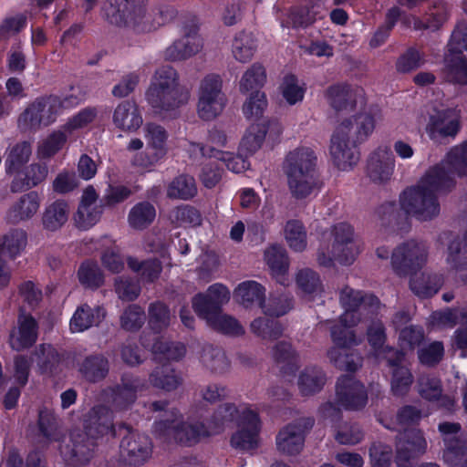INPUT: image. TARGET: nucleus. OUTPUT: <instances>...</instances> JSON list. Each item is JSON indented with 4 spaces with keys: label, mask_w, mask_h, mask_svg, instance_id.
<instances>
[{
    "label": "nucleus",
    "mask_w": 467,
    "mask_h": 467,
    "mask_svg": "<svg viewBox=\"0 0 467 467\" xmlns=\"http://www.w3.org/2000/svg\"><path fill=\"white\" fill-rule=\"evenodd\" d=\"M467 175V140L453 147L437 165L431 167L420 182L403 191L400 197L401 209L420 222L437 218L441 204L437 193L449 189L455 176Z\"/></svg>",
    "instance_id": "obj_1"
},
{
    "label": "nucleus",
    "mask_w": 467,
    "mask_h": 467,
    "mask_svg": "<svg viewBox=\"0 0 467 467\" xmlns=\"http://www.w3.org/2000/svg\"><path fill=\"white\" fill-rule=\"evenodd\" d=\"M381 118L379 109L370 108L339 121L331 135L329 146L331 160L337 169L349 171L358 162V145L368 139Z\"/></svg>",
    "instance_id": "obj_2"
},
{
    "label": "nucleus",
    "mask_w": 467,
    "mask_h": 467,
    "mask_svg": "<svg viewBox=\"0 0 467 467\" xmlns=\"http://www.w3.org/2000/svg\"><path fill=\"white\" fill-rule=\"evenodd\" d=\"M114 432L113 413L104 405L93 407L84 418V431H73L70 435L72 448H61V454L72 463H86L93 456L96 441Z\"/></svg>",
    "instance_id": "obj_3"
},
{
    "label": "nucleus",
    "mask_w": 467,
    "mask_h": 467,
    "mask_svg": "<svg viewBox=\"0 0 467 467\" xmlns=\"http://www.w3.org/2000/svg\"><path fill=\"white\" fill-rule=\"evenodd\" d=\"M189 91L178 83V75L174 68H159L150 86L146 98L156 114L168 118L173 116L181 106L189 100Z\"/></svg>",
    "instance_id": "obj_4"
},
{
    "label": "nucleus",
    "mask_w": 467,
    "mask_h": 467,
    "mask_svg": "<svg viewBox=\"0 0 467 467\" xmlns=\"http://www.w3.org/2000/svg\"><path fill=\"white\" fill-rule=\"evenodd\" d=\"M103 16L112 25L129 26L139 33L155 30L165 23L161 10L147 12L141 0H122L118 5L106 3Z\"/></svg>",
    "instance_id": "obj_5"
},
{
    "label": "nucleus",
    "mask_w": 467,
    "mask_h": 467,
    "mask_svg": "<svg viewBox=\"0 0 467 467\" xmlns=\"http://www.w3.org/2000/svg\"><path fill=\"white\" fill-rule=\"evenodd\" d=\"M330 244L320 247L317 262L320 265L330 267L334 261L350 265L358 253V245L353 227L345 222L336 223L330 231Z\"/></svg>",
    "instance_id": "obj_6"
},
{
    "label": "nucleus",
    "mask_w": 467,
    "mask_h": 467,
    "mask_svg": "<svg viewBox=\"0 0 467 467\" xmlns=\"http://www.w3.org/2000/svg\"><path fill=\"white\" fill-rule=\"evenodd\" d=\"M444 76L448 82L467 86V26L460 24L451 34L444 58Z\"/></svg>",
    "instance_id": "obj_7"
},
{
    "label": "nucleus",
    "mask_w": 467,
    "mask_h": 467,
    "mask_svg": "<svg viewBox=\"0 0 467 467\" xmlns=\"http://www.w3.org/2000/svg\"><path fill=\"white\" fill-rule=\"evenodd\" d=\"M339 303L345 310L340 320L346 327H356L363 317L378 313L381 306L377 296L348 285L339 291Z\"/></svg>",
    "instance_id": "obj_8"
},
{
    "label": "nucleus",
    "mask_w": 467,
    "mask_h": 467,
    "mask_svg": "<svg viewBox=\"0 0 467 467\" xmlns=\"http://www.w3.org/2000/svg\"><path fill=\"white\" fill-rule=\"evenodd\" d=\"M166 413L163 420L154 424V432L159 436L172 438L182 444L192 445L198 442L202 437L211 435L207 427L202 423L181 421L180 414L175 410Z\"/></svg>",
    "instance_id": "obj_9"
},
{
    "label": "nucleus",
    "mask_w": 467,
    "mask_h": 467,
    "mask_svg": "<svg viewBox=\"0 0 467 467\" xmlns=\"http://www.w3.org/2000/svg\"><path fill=\"white\" fill-rule=\"evenodd\" d=\"M428 254V247L424 243L416 240L403 242L392 250V270L399 276L411 275L426 264Z\"/></svg>",
    "instance_id": "obj_10"
},
{
    "label": "nucleus",
    "mask_w": 467,
    "mask_h": 467,
    "mask_svg": "<svg viewBox=\"0 0 467 467\" xmlns=\"http://www.w3.org/2000/svg\"><path fill=\"white\" fill-rule=\"evenodd\" d=\"M59 105L56 95L36 98L20 115L18 126L24 130H36L54 123L59 116Z\"/></svg>",
    "instance_id": "obj_11"
},
{
    "label": "nucleus",
    "mask_w": 467,
    "mask_h": 467,
    "mask_svg": "<svg viewBox=\"0 0 467 467\" xmlns=\"http://www.w3.org/2000/svg\"><path fill=\"white\" fill-rule=\"evenodd\" d=\"M226 104L223 92V80L215 74L207 75L200 84L197 105L198 115L204 120H212L219 116Z\"/></svg>",
    "instance_id": "obj_12"
},
{
    "label": "nucleus",
    "mask_w": 467,
    "mask_h": 467,
    "mask_svg": "<svg viewBox=\"0 0 467 467\" xmlns=\"http://www.w3.org/2000/svg\"><path fill=\"white\" fill-rule=\"evenodd\" d=\"M152 454L150 439L144 434L129 433L120 443L119 460H111L109 467H138Z\"/></svg>",
    "instance_id": "obj_13"
},
{
    "label": "nucleus",
    "mask_w": 467,
    "mask_h": 467,
    "mask_svg": "<svg viewBox=\"0 0 467 467\" xmlns=\"http://www.w3.org/2000/svg\"><path fill=\"white\" fill-rule=\"evenodd\" d=\"M427 448L428 443L421 431L400 432L395 440L394 462L397 467H414Z\"/></svg>",
    "instance_id": "obj_14"
},
{
    "label": "nucleus",
    "mask_w": 467,
    "mask_h": 467,
    "mask_svg": "<svg viewBox=\"0 0 467 467\" xmlns=\"http://www.w3.org/2000/svg\"><path fill=\"white\" fill-rule=\"evenodd\" d=\"M143 135L148 151L136 155L133 164L141 168H150L157 164L167 153V130L154 122H147L143 127Z\"/></svg>",
    "instance_id": "obj_15"
},
{
    "label": "nucleus",
    "mask_w": 467,
    "mask_h": 467,
    "mask_svg": "<svg viewBox=\"0 0 467 467\" xmlns=\"http://www.w3.org/2000/svg\"><path fill=\"white\" fill-rule=\"evenodd\" d=\"M145 381L139 377L125 375L114 387L103 390V399L116 411L128 410L137 400L138 392L146 389Z\"/></svg>",
    "instance_id": "obj_16"
},
{
    "label": "nucleus",
    "mask_w": 467,
    "mask_h": 467,
    "mask_svg": "<svg viewBox=\"0 0 467 467\" xmlns=\"http://www.w3.org/2000/svg\"><path fill=\"white\" fill-rule=\"evenodd\" d=\"M313 425V419L304 417L283 427L275 438L277 451L288 456L299 454L304 448L306 434Z\"/></svg>",
    "instance_id": "obj_17"
},
{
    "label": "nucleus",
    "mask_w": 467,
    "mask_h": 467,
    "mask_svg": "<svg viewBox=\"0 0 467 467\" xmlns=\"http://www.w3.org/2000/svg\"><path fill=\"white\" fill-rule=\"evenodd\" d=\"M199 26L195 19L183 25L181 38L175 40L164 51V57L170 61L186 60L202 48V39L199 35Z\"/></svg>",
    "instance_id": "obj_18"
},
{
    "label": "nucleus",
    "mask_w": 467,
    "mask_h": 467,
    "mask_svg": "<svg viewBox=\"0 0 467 467\" xmlns=\"http://www.w3.org/2000/svg\"><path fill=\"white\" fill-rule=\"evenodd\" d=\"M260 419L251 407H244L237 421V430L231 437V445L241 451L254 450L258 446Z\"/></svg>",
    "instance_id": "obj_19"
},
{
    "label": "nucleus",
    "mask_w": 467,
    "mask_h": 467,
    "mask_svg": "<svg viewBox=\"0 0 467 467\" xmlns=\"http://www.w3.org/2000/svg\"><path fill=\"white\" fill-rule=\"evenodd\" d=\"M336 399L342 408L358 410L366 406L368 394L360 381L351 376H342L337 382Z\"/></svg>",
    "instance_id": "obj_20"
},
{
    "label": "nucleus",
    "mask_w": 467,
    "mask_h": 467,
    "mask_svg": "<svg viewBox=\"0 0 467 467\" xmlns=\"http://www.w3.org/2000/svg\"><path fill=\"white\" fill-rule=\"evenodd\" d=\"M395 156L388 146H379L368 157L367 175L379 184L388 182L395 171Z\"/></svg>",
    "instance_id": "obj_21"
},
{
    "label": "nucleus",
    "mask_w": 467,
    "mask_h": 467,
    "mask_svg": "<svg viewBox=\"0 0 467 467\" xmlns=\"http://www.w3.org/2000/svg\"><path fill=\"white\" fill-rule=\"evenodd\" d=\"M460 112L455 109L437 110L430 116L426 132L434 141L455 137L460 130Z\"/></svg>",
    "instance_id": "obj_22"
},
{
    "label": "nucleus",
    "mask_w": 467,
    "mask_h": 467,
    "mask_svg": "<svg viewBox=\"0 0 467 467\" xmlns=\"http://www.w3.org/2000/svg\"><path fill=\"white\" fill-rule=\"evenodd\" d=\"M282 132V128L278 122L261 120L253 123L243 137L239 150L241 154L251 155L256 152L263 145V142L268 135L269 138L276 139Z\"/></svg>",
    "instance_id": "obj_23"
},
{
    "label": "nucleus",
    "mask_w": 467,
    "mask_h": 467,
    "mask_svg": "<svg viewBox=\"0 0 467 467\" xmlns=\"http://www.w3.org/2000/svg\"><path fill=\"white\" fill-rule=\"evenodd\" d=\"M404 352H393V356H385L390 368V391L396 397L407 395L414 381L410 369L403 364Z\"/></svg>",
    "instance_id": "obj_24"
},
{
    "label": "nucleus",
    "mask_w": 467,
    "mask_h": 467,
    "mask_svg": "<svg viewBox=\"0 0 467 467\" xmlns=\"http://www.w3.org/2000/svg\"><path fill=\"white\" fill-rule=\"evenodd\" d=\"M230 299V291L222 284L211 285L204 294L192 298V307L199 317L222 311V306Z\"/></svg>",
    "instance_id": "obj_25"
},
{
    "label": "nucleus",
    "mask_w": 467,
    "mask_h": 467,
    "mask_svg": "<svg viewBox=\"0 0 467 467\" xmlns=\"http://www.w3.org/2000/svg\"><path fill=\"white\" fill-rule=\"evenodd\" d=\"M37 336L38 326L36 319L21 309L17 317V325L10 332V347L16 351L24 350L35 344Z\"/></svg>",
    "instance_id": "obj_26"
},
{
    "label": "nucleus",
    "mask_w": 467,
    "mask_h": 467,
    "mask_svg": "<svg viewBox=\"0 0 467 467\" xmlns=\"http://www.w3.org/2000/svg\"><path fill=\"white\" fill-rule=\"evenodd\" d=\"M283 169L285 175L318 173L317 154L309 147H297L286 154Z\"/></svg>",
    "instance_id": "obj_27"
},
{
    "label": "nucleus",
    "mask_w": 467,
    "mask_h": 467,
    "mask_svg": "<svg viewBox=\"0 0 467 467\" xmlns=\"http://www.w3.org/2000/svg\"><path fill=\"white\" fill-rule=\"evenodd\" d=\"M98 198L99 195L93 187L88 186L84 190L79 206L74 215L78 228L88 229L99 221L103 209Z\"/></svg>",
    "instance_id": "obj_28"
},
{
    "label": "nucleus",
    "mask_w": 467,
    "mask_h": 467,
    "mask_svg": "<svg viewBox=\"0 0 467 467\" xmlns=\"http://www.w3.org/2000/svg\"><path fill=\"white\" fill-rule=\"evenodd\" d=\"M325 98L337 113H348L356 109L358 89L346 83H337L326 89Z\"/></svg>",
    "instance_id": "obj_29"
},
{
    "label": "nucleus",
    "mask_w": 467,
    "mask_h": 467,
    "mask_svg": "<svg viewBox=\"0 0 467 467\" xmlns=\"http://www.w3.org/2000/svg\"><path fill=\"white\" fill-rule=\"evenodd\" d=\"M112 119L119 130L129 133L137 131L143 123L138 106L130 100L118 104L113 111Z\"/></svg>",
    "instance_id": "obj_30"
},
{
    "label": "nucleus",
    "mask_w": 467,
    "mask_h": 467,
    "mask_svg": "<svg viewBox=\"0 0 467 467\" xmlns=\"http://www.w3.org/2000/svg\"><path fill=\"white\" fill-rule=\"evenodd\" d=\"M41 198L36 192L23 194L7 211L6 220L11 223L26 222L33 218L38 212Z\"/></svg>",
    "instance_id": "obj_31"
},
{
    "label": "nucleus",
    "mask_w": 467,
    "mask_h": 467,
    "mask_svg": "<svg viewBox=\"0 0 467 467\" xmlns=\"http://www.w3.org/2000/svg\"><path fill=\"white\" fill-rule=\"evenodd\" d=\"M289 192L296 200L317 194L322 186L318 173L285 175Z\"/></svg>",
    "instance_id": "obj_32"
},
{
    "label": "nucleus",
    "mask_w": 467,
    "mask_h": 467,
    "mask_svg": "<svg viewBox=\"0 0 467 467\" xmlns=\"http://www.w3.org/2000/svg\"><path fill=\"white\" fill-rule=\"evenodd\" d=\"M106 312L101 306L91 307L88 304L80 305L70 319L71 332H83L94 326H98L105 317Z\"/></svg>",
    "instance_id": "obj_33"
},
{
    "label": "nucleus",
    "mask_w": 467,
    "mask_h": 467,
    "mask_svg": "<svg viewBox=\"0 0 467 467\" xmlns=\"http://www.w3.org/2000/svg\"><path fill=\"white\" fill-rule=\"evenodd\" d=\"M244 407L248 405H242L236 407L234 403L226 402L216 408L206 426L210 434H216L223 431L233 421H238L242 415Z\"/></svg>",
    "instance_id": "obj_34"
},
{
    "label": "nucleus",
    "mask_w": 467,
    "mask_h": 467,
    "mask_svg": "<svg viewBox=\"0 0 467 467\" xmlns=\"http://www.w3.org/2000/svg\"><path fill=\"white\" fill-rule=\"evenodd\" d=\"M327 382L325 372L318 367L305 368L298 375L297 387L300 394L309 397L322 390Z\"/></svg>",
    "instance_id": "obj_35"
},
{
    "label": "nucleus",
    "mask_w": 467,
    "mask_h": 467,
    "mask_svg": "<svg viewBox=\"0 0 467 467\" xmlns=\"http://www.w3.org/2000/svg\"><path fill=\"white\" fill-rule=\"evenodd\" d=\"M367 339L378 358L385 359V356H393V352H400L392 347L385 345L386 328L380 319H372L367 327Z\"/></svg>",
    "instance_id": "obj_36"
},
{
    "label": "nucleus",
    "mask_w": 467,
    "mask_h": 467,
    "mask_svg": "<svg viewBox=\"0 0 467 467\" xmlns=\"http://www.w3.org/2000/svg\"><path fill=\"white\" fill-rule=\"evenodd\" d=\"M27 234L21 228L10 229L0 236V257L15 259L26 248Z\"/></svg>",
    "instance_id": "obj_37"
},
{
    "label": "nucleus",
    "mask_w": 467,
    "mask_h": 467,
    "mask_svg": "<svg viewBox=\"0 0 467 467\" xmlns=\"http://www.w3.org/2000/svg\"><path fill=\"white\" fill-rule=\"evenodd\" d=\"M234 296L244 307H262L265 299V288L256 281H244L237 285Z\"/></svg>",
    "instance_id": "obj_38"
},
{
    "label": "nucleus",
    "mask_w": 467,
    "mask_h": 467,
    "mask_svg": "<svg viewBox=\"0 0 467 467\" xmlns=\"http://www.w3.org/2000/svg\"><path fill=\"white\" fill-rule=\"evenodd\" d=\"M150 384L164 391H172L182 383V377L170 365L156 367L149 375Z\"/></svg>",
    "instance_id": "obj_39"
},
{
    "label": "nucleus",
    "mask_w": 467,
    "mask_h": 467,
    "mask_svg": "<svg viewBox=\"0 0 467 467\" xmlns=\"http://www.w3.org/2000/svg\"><path fill=\"white\" fill-rule=\"evenodd\" d=\"M79 372L90 382L103 380L109 371V359L102 354H94L86 357L79 364Z\"/></svg>",
    "instance_id": "obj_40"
},
{
    "label": "nucleus",
    "mask_w": 467,
    "mask_h": 467,
    "mask_svg": "<svg viewBox=\"0 0 467 467\" xmlns=\"http://www.w3.org/2000/svg\"><path fill=\"white\" fill-rule=\"evenodd\" d=\"M69 207L67 202L57 200L46 207L42 215V224L45 230L56 232L67 221Z\"/></svg>",
    "instance_id": "obj_41"
},
{
    "label": "nucleus",
    "mask_w": 467,
    "mask_h": 467,
    "mask_svg": "<svg viewBox=\"0 0 467 467\" xmlns=\"http://www.w3.org/2000/svg\"><path fill=\"white\" fill-rule=\"evenodd\" d=\"M200 362L213 373L222 374L228 370L230 362L224 351L212 345H204L199 353Z\"/></svg>",
    "instance_id": "obj_42"
},
{
    "label": "nucleus",
    "mask_w": 467,
    "mask_h": 467,
    "mask_svg": "<svg viewBox=\"0 0 467 467\" xmlns=\"http://www.w3.org/2000/svg\"><path fill=\"white\" fill-rule=\"evenodd\" d=\"M202 318L206 321L210 327L222 334L238 337L244 333V328L239 321L234 317L223 313V311L206 315Z\"/></svg>",
    "instance_id": "obj_43"
},
{
    "label": "nucleus",
    "mask_w": 467,
    "mask_h": 467,
    "mask_svg": "<svg viewBox=\"0 0 467 467\" xmlns=\"http://www.w3.org/2000/svg\"><path fill=\"white\" fill-rule=\"evenodd\" d=\"M327 356L330 362L341 370L356 371L362 364L361 356L351 348H331Z\"/></svg>",
    "instance_id": "obj_44"
},
{
    "label": "nucleus",
    "mask_w": 467,
    "mask_h": 467,
    "mask_svg": "<svg viewBox=\"0 0 467 467\" xmlns=\"http://www.w3.org/2000/svg\"><path fill=\"white\" fill-rule=\"evenodd\" d=\"M156 218V209L150 202H140L136 203L130 210L128 214V223L135 230H143L150 226Z\"/></svg>",
    "instance_id": "obj_45"
},
{
    "label": "nucleus",
    "mask_w": 467,
    "mask_h": 467,
    "mask_svg": "<svg viewBox=\"0 0 467 467\" xmlns=\"http://www.w3.org/2000/svg\"><path fill=\"white\" fill-rule=\"evenodd\" d=\"M324 16L322 6L313 4L292 8L289 13V19L293 27L306 28L313 25L317 20L323 18Z\"/></svg>",
    "instance_id": "obj_46"
},
{
    "label": "nucleus",
    "mask_w": 467,
    "mask_h": 467,
    "mask_svg": "<svg viewBox=\"0 0 467 467\" xmlns=\"http://www.w3.org/2000/svg\"><path fill=\"white\" fill-rule=\"evenodd\" d=\"M265 260L278 282L284 284L289 265L285 248L276 244L269 246L265 251Z\"/></svg>",
    "instance_id": "obj_47"
},
{
    "label": "nucleus",
    "mask_w": 467,
    "mask_h": 467,
    "mask_svg": "<svg viewBox=\"0 0 467 467\" xmlns=\"http://www.w3.org/2000/svg\"><path fill=\"white\" fill-rule=\"evenodd\" d=\"M142 345L145 348H150L154 354H160L164 358L169 360H179L184 357L186 353V348L182 343L169 342L168 340L156 337L153 338L154 343L150 345L147 342L146 337H142Z\"/></svg>",
    "instance_id": "obj_48"
},
{
    "label": "nucleus",
    "mask_w": 467,
    "mask_h": 467,
    "mask_svg": "<svg viewBox=\"0 0 467 467\" xmlns=\"http://www.w3.org/2000/svg\"><path fill=\"white\" fill-rule=\"evenodd\" d=\"M127 264L131 271L138 274L142 282H154L162 271V265L157 259L139 260L129 257Z\"/></svg>",
    "instance_id": "obj_49"
},
{
    "label": "nucleus",
    "mask_w": 467,
    "mask_h": 467,
    "mask_svg": "<svg viewBox=\"0 0 467 467\" xmlns=\"http://www.w3.org/2000/svg\"><path fill=\"white\" fill-rule=\"evenodd\" d=\"M197 193L193 177L182 174L175 177L167 187V196L171 199L189 200Z\"/></svg>",
    "instance_id": "obj_50"
},
{
    "label": "nucleus",
    "mask_w": 467,
    "mask_h": 467,
    "mask_svg": "<svg viewBox=\"0 0 467 467\" xmlns=\"http://www.w3.org/2000/svg\"><path fill=\"white\" fill-rule=\"evenodd\" d=\"M442 284L441 278L436 275L422 273L410 278V290L419 297H429L438 292Z\"/></svg>",
    "instance_id": "obj_51"
},
{
    "label": "nucleus",
    "mask_w": 467,
    "mask_h": 467,
    "mask_svg": "<svg viewBox=\"0 0 467 467\" xmlns=\"http://www.w3.org/2000/svg\"><path fill=\"white\" fill-rule=\"evenodd\" d=\"M256 49V41L252 33L240 32L233 41L232 53L234 57L246 63L253 57Z\"/></svg>",
    "instance_id": "obj_52"
},
{
    "label": "nucleus",
    "mask_w": 467,
    "mask_h": 467,
    "mask_svg": "<svg viewBox=\"0 0 467 467\" xmlns=\"http://www.w3.org/2000/svg\"><path fill=\"white\" fill-rule=\"evenodd\" d=\"M292 307V296L288 294L273 293L266 302L264 300L261 308L265 315L278 317L288 313Z\"/></svg>",
    "instance_id": "obj_53"
},
{
    "label": "nucleus",
    "mask_w": 467,
    "mask_h": 467,
    "mask_svg": "<svg viewBox=\"0 0 467 467\" xmlns=\"http://www.w3.org/2000/svg\"><path fill=\"white\" fill-rule=\"evenodd\" d=\"M443 390L441 379L430 374H422L417 380V391L419 395L431 402H434Z\"/></svg>",
    "instance_id": "obj_54"
},
{
    "label": "nucleus",
    "mask_w": 467,
    "mask_h": 467,
    "mask_svg": "<svg viewBox=\"0 0 467 467\" xmlns=\"http://www.w3.org/2000/svg\"><path fill=\"white\" fill-rule=\"evenodd\" d=\"M285 238L290 248L296 252H302L306 247V232L300 221L290 220L285 223Z\"/></svg>",
    "instance_id": "obj_55"
},
{
    "label": "nucleus",
    "mask_w": 467,
    "mask_h": 467,
    "mask_svg": "<svg viewBox=\"0 0 467 467\" xmlns=\"http://www.w3.org/2000/svg\"><path fill=\"white\" fill-rule=\"evenodd\" d=\"M265 80L266 73L265 67L258 63H254L243 74L239 82L240 91L246 93L261 88Z\"/></svg>",
    "instance_id": "obj_56"
},
{
    "label": "nucleus",
    "mask_w": 467,
    "mask_h": 467,
    "mask_svg": "<svg viewBox=\"0 0 467 467\" xmlns=\"http://www.w3.org/2000/svg\"><path fill=\"white\" fill-rule=\"evenodd\" d=\"M149 325L155 333H160L170 326L171 313L161 302L151 303L148 309Z\"/></svg>",
    "instance_id": "obj_57"
},
{
    "label": "nucleus",
    "mask_w": 467,
    "mask_h": 467,
    "mask_svg": "<svg viewBox=\"0 0 467 467\" xmlns=\"http://www.w3.org/2000/svg\"><path fill=\"white\" fill-rule=\"evenodd\" d=\"M443 457L450 467H467V441H449Z\"/></svg>",
    "instance_id": "obj_58"
},
{
    "label": "nucleus",
    "mask_w": 467,
    "mask_h": 467,
    "mask_svg": "<svg viewBox=\"0 0 467 467\" xmlns=\"http://www.w3.org/2000/svg\"><path fill=\"white\" fill-rule=\"evenodd\" d=\"M296 281L298 288L306 295L317 296L323 290L318 275L309 268L300 270Z\"/></svg>",
    "instance_id": "obj_59"
},
{
    "label": "nucleus",
    "mask_w": 467,
    "mask_h": 467,
    "mask_svg": "<svg viewBox=\"0 0 467 467\" xmlns=\"http://www.w3.org/2000/svg\"><path fill=\"white\" fill-rule=\"evenodd\" d=\"M364 439L362 428L355 422H345L337 427L335 440L342 445L353 446Z\"/></svg>",
    "instance_id": "obj_60"
},
{
    "label": "nucleus",
    "mask_w": 467,
    "mask_h": 467,
    "mask_svg": "<svg viewBox=\"0 0 467 467\" xmlns=\"http://www.w3.org/2000/svg\"><path fill=\"white\" fill-rule=\"evenodd\" d=\"M433 324L440 327H453L458 323L467 319V308H446L436 311L431 315Z\"/></svg>",
    "instance_id": "obj_61"
},
{
    "label": "nucleus",
    "mask_w": 467,
    "mask_h": 467,
    "mask_svg": "<svg viewBox=\"0 0 467 467\" xmlns=\"http://www.w3.org/2000/svg\"><path fill=\"white\" fill-rule=\"evenodd\" d=\"M32 149L28 142L23 141L14 146L5 161L6 172L16 171L22 165L28 161Z\"/></svg>",
    "instance_id": "obj_62"
},
{
    "label": "nucleus",
    "mask_w": 467,
    "mask_h": 467,
    "mask_svg": "<svg viewBox=\"0 0 467 467\" xmlns=\"http://www.w3.org/2000/svg\"><path fill=\"white\" fill-rule=\"evenodd\" d=\"M79 282L86 287L98 288L104 283L103 274L93 262L83 263L78 272Z\"/></svg>",
    "instance_id": "obj_63"
},
{
    "label": "nucleus",
    "mask_w": 467,
    "mask_h": 467,
    "mask_svg": "<svg viewBox=\"0 0 467 467\" xmlns=\"http://www.w3.org/2000/svg\"><path fill=\"white\" fill-rule=\"evenodd\" d=\"M41 373H51L58 363L59 357L56 349L47 344L39 345L33 353Z\"/></svg>",
    "instance_id": "obj_64"
}]
</instances>
